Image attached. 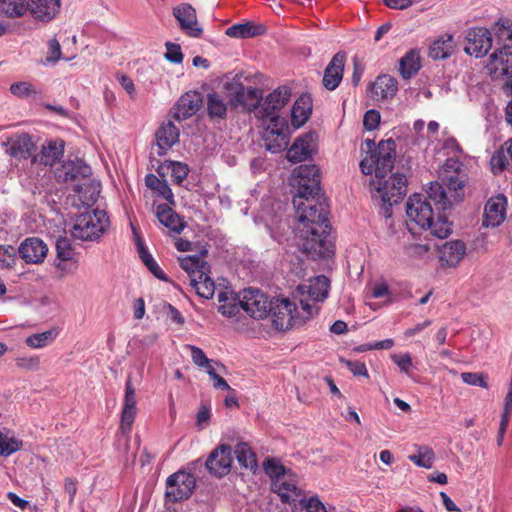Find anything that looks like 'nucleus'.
Here are the masks:
<instances>
[{"label":"nucleus","mask_w":512,"mask_h":512,"mask_svg":"<svg viewBox=\"0 0 512 512\" xmlns=\"http://www.w3.org/2000/svg\"><path fill=\"white\" fill-rule=\"evenodd\" d=\"M299 224L296 229L297 244L301 251L310 258L330 257L333 244L328 239V206L321 196L305 199L293 198Z\"/></svg>","instance_id":"f257e3e1"},{"label":"nucleus","mask_w":512,"mask_h":512,"mask_svg":"<svg viewBox=\"0 0 512 512\" xmlns=\"http://www.w3.org/2000/svg\"><path fill=\"white\" fill-rule=\"evenodd\" d=\"M406 215L410 230L420 228L429 230L430 233L438 238H446L451 233V224L440 213L435 220V211L431 202L422 194L411 195L406 203Z\"/></svg>","instance_id":"f03ea898"},{"label":"nucleus","mask_w":512,"mask_h":512,"mask_svg":"<svg viewBox=\"0 0 512 512\" xmlns=\"http://www.w3.org/2000/svg\"><path fill=\"white\" fill-rule=\"evenodd\" d=\"M319 312V306L307 300H300V307L289 298L278 297L270 300L268 314L277 330L285 331L301 326Z\"/></svg>","instance_id":"7ed1b4c3"},{"label":"nucleus","mask_w":512,"mask_h":512,"mask_svg":"<svg viewBox=\"0 0 512 512\" xmlns=\"http://www.w3.org/2000/svg\"><path fill=\"white\" fill-rule=\"evenodd\" d=\"M395 142L392 139L381 141L374 149L360 162V169L363 174H375L374 179L386 178L394 167Z\"/></svg>","instance_id":"20e7f679"},{"label":"nucleus","mask_w":512,"mask_h":512,"mask_svg":"<svg viewBox=\"0 0 512 512\" xmlns=\"http://www.w3.org/2000/svg\"><path fill=\"white\" fill-rule=\"evenodd\" d=\"M109 226V218L103 210L96 209L93 212H86L79 215L71 233L74 238L83 241H93L106 231Z\"/></svg>","instance_id":"39448f33"},{"label":"nucleus","mask_w":512,"mask_h":512,"mask_svg":"<svg viewBox=\"0 0 512 512\" xmlns=\"http://www.w3.org/2000/svg\"><path fill=\"white\" fill-rule=\"evenodd\" d=\"M294 183L296 188V195L293 198L305 199L309 202L320 195V170L314 164L300 165L293 171Z\"/></svg>","instance_id":"423d86ee"},{"label":"nucleus","mask_w":512,"mask_h":512,"mask_svg":"<svg viewBox=\"0 0 512 512\" xmlns=\"http://www.w3.org/2000/svg\"><path fill=\"white\" fill-rule=\"evenodd\" d=\"M371 187L377 192L384 205L391 207L397 204L406 194L407 180L403 174L395 173L388 179H373Z\"/></svg>","instance_id":"0eeeda50"},{"label":"nucleus","mask_w":512,"mask_h":512,"mask_svg":"<svg viewBox=\"0 0 512 512\" xmlns=\"http://www.w3.org/2000/svg\"><path fill=\"white\" fill-rule=\"evenodd\" d=\"M136 393L131 378L128 377L125 383L124 405L121 413L120 432L118 443H123L124 453L128 451L130 432L136 416Z\"/></svg>","instance_id":"6e6552de"},{"label":"nucleus","mask_w":512,"mask_h":512,"mask_svg":"<svg viewBox=\"0 0 512 512\" xmlns=\"http://www.w3.org/2000/svg\"><path fill=\"white\" fill-rule=\"evenodd\" d=\"M440 176L447 186L453 201H460L462 191L467 181V174L463 169L462 163L456 158H448L442 166Z\"/></svg>","instance_id":"1a4fd4ad"},{"label":"nucleus","mask_w":512,"mask_h":512,"mask_svg":"<svg viewBox=\"0 0 512 512\" xmlns=\"http://www.w3.org/2000/svg\"><path fill=\"white\" fill-rule=\"evenodd\" d=\"M291 97V89L288 86H279L269 93L261 101L260 108L257 110V118L270 119L271 122L278 121L276 113L281 110Z\"/></svg>","instance_id":"9d476101"},{"label":"nucleus","mask_w":512,"mask_h":512,"mask_svg":"<svg viewBox=\"0 0 512 512\" xmlns=\"http://www.w3.org/2000/svg\"><path fill=\"white\" fill-rule=\"evenodd\" d=\"M232 448L228 444L217 445L205 461V467L212 477L222 478L232 468Z\"/></svg>","instance_id":"9b49d317"},{"label":"nucleus","mask_w":512,"mask_h":512,"mask_svg":"<svg viewBox=\"0 0 512 512\" xmlns=\"http://www.w3.org/2000/svg\"><path fill=\"white\" fill-rule=\"evenodd\" d=\"M243 311L255 319H263L268 315L270 300L260 290L248 288L241 292Z\"/></svg>","instance_id":"f8f14e48"},{"label":"nucleus","mask_w":512,"mask_h":512,"mask_svg":"<svg viewBox=\"0 0 512 512\" xmlns=\"http://www.w3.org/2000/svg\"><path fill=\"white\" fill-rule=\"evenodd\" d=\"M510 44H504L490 55L486 68L494 78L512 77V51Z\"/></svg>","instance_id":"ddd939ff"},{"label":"nucleus","mask_w":512,"mask_h":512,"mask_svg":"<svg viewBox=\"0 0 512 512\" xmlns=\"http://www.w3.org/2000/svg\"><path fill=\"white\" fill-rule=\"evenodd\" d=\"M203 104L202 96L197 91L184 93L173 106L170 115L176 121L186 120L195 115Z\"/></svg>","instance_id":"4468645a"},{"label":"nucleus","mask_w":512,"mask_h":512,"mask_svg":"<svg viewBox=\"0 0 512 512\" xmlns=\"http://www.w3.org/2000/svg\"><path fill=\"white\" fill-rule=\"evenodd\" d=\"M466 40L465 52L469 55H474L476 58L486 55L492 46L490 31L482 27L471 28L467 32Z\"/></svg>","instance_id":"2eb2a0df"},{"label":"nucleus","mask_w":512,"mask_h":512,"mask_svg":"<svg viewBox=\"0 0 512 512\" xmlns=\"http://www.w3.org/2000/svg\"><path fill=\"white\" fill-rule=\"evenodd\" d=\"M173 16L179 23L181 30L188 36L198 38L203 29L198 24L196 10L189 3H181L173 8Z\"/></svg>","instance_id":"dca6fc26"},{"label":"nucleus","mask_w":512,"mask_h":512,"mask_svg":"<svg viewBox=\"0 0 512 512\" xmlns=\"http://www.w3.org/2000/svg\"><path fill=\"white\" fill-rule=\"evenodd\" d=\"M506 197L498 194L491 197L485 204L482 225L486 228L498 227L506 217Z\"/></svg>","instance_id":"f3484780"},{"label":"nucleus","mask_w":512,"mask_h":512,"mask_svg":"<svg viewBox=\"0 0 512 512\" xmlns=\"http://www.w3.org/2000/svg\"><path fill=\"white\" fill-rule=\"evenodd\" d=\"M90 174V166L81 159L65 161L55 170V177L59 182L85 179L89 177Z\"/></svg>","instance_id":"a211bd4d"},{"label":"nucleus","mask_w":512,"mask_h":512,"mask_svg":"<svg viewBox=\"0 0 512 512\" xmlns=\"http://www.w3.org/2000/svg\"><path fill=\"white\" fill-rule=\"evenodd\" d=\"M2 145L6 147L5 151L8 155L17 159L29 158L35 148L32 137L28 133L11 136Z\"/></svg>","instance_id":"6ab92c4d"},{"label":"nucleus","mask_w":512,"mask_h":512,"mask_svg":"<svg viewBox=\"0 0 512 512\" xmlns=\"http://www.w3.org/2000/svg\"><path fill=\"white\" fill-rule=\"evenodd\" d=\"M261 101L262 91L259 88L239 85L234 97L230 100V104L233 106L240 105L248 111H254L257 117V110L260 108Z\"/></svg>","instance_id":"aec40b11"},{"label":"nucleus","mask_w":512,"mask_h":512,"mask_svg":"<svg viewBox=\"0 0 512 512\" xmlns=\"http://www.w3.org/2000/svg\"><path fill=\"white\" fill-rule=\"evenodd\" d=\"M18 252L26 263H42L47 255L48 247L37 237L25 239L19 246Z\"/></svg>","instance_id":"412c9836"},{"label":"nucleus","mask_w":512,"mask_h":512,"mask_svg":"<svg viewBox=\"0 0 512 512\" xmlns=\"http://www.w3.org/2000/svg\"><path fill=\"white\" fill-rule=\"evenodd\" d=\"M346 55L343 52L336 53L327 65L323 75V85L326 89L335 90L342 78Z\"/></svg>","instance_id":"4be33fe9"},{"label":"nucleus","mask_w":512,"mask_h":512,"mask_svg":"<svg viewBox=\"0 0 512 512\" xmlns=\"http://www.w3.org/2000/svg\"><path fill=\"white\" fill-rule=\"evenodd\" d=\"M315 147L313 134L307 133L294 141L287 152V159L292 163L305 161L312 156Z\"/></svg>","instance_id":"5701e85b"},{"label":"nucleus","mask_w":512,"mask_h":512,"mask_svg":"<svg viewBox=\"0 0 512 512\" xmlns=\"http://www.w3.org/2000/svg\"><path fill=\"white\" fill-rule=\"evenodd\" d=\"M155 136L158 148L157 154L163 156L179 141L180 131L171 120H168L160 125Z\"/></svg>","instance_id":"b1692460"},{"label":"nucleus","mask_w":512,"mask_h":512,"mask_svg":"<svg viewBox=\"0 0 512 512\" xmlns=\"http://www.w3.org/2000/svg\"><path fill=\"white\" fill-rule=\"evenodd\" d=\"M60 9V0H29L27 10L38 20H52Z\"/></svg>","instance_id":"393cba45"},{"label":"nucleus","mask_w":512,"mask_h":512,"mask_svg":"<svg viewBox=\"0 0 512 512\" xmlns=\"http://www.w3.org/2000/svg\"><path fill=\"white\" fill-rule=\"evenodd\" d=\"M466 253V245L461 240L446 242L440 250V260L448 267H456Z\"/></svg>","instance_id":"a878e982"},{"label":"nucleus","mask_w":512,"mask_h":512,"mask_svg":"<svg viewBox=\"0 0 512 512\" xmlns=\"http://www.w3.org/2000/svg\"><path fill=\"white\" fill-rule=\"evenodd\" d=\"M313 102L309 94H302L294 103L291 110V122L296 128L303 126L310 118Z\"/></svg>","instance_id":"bb28decb"},{"label":"nucleus","mask_w":512,"mask_h":512,"mask_svg":"<svg viewBox=\"0 0 512 512\" xmlns=\"http://www.w3.org/2000/svg\"><path fill=\"white\" fill-rule=\"evenodd\" d=\"M217 298L219 302L218 310L225 317H237L240 311L243 310L241 293L235 294L228 291L219 292Z\"/></svg>","instance_id":"cd10ccee"},{"label":"nucleus","mask_w":512,"mask_h":512,"mask_svg":"<svg viewBox=\"0 0 512 512\" xmlns=\"http://www.w3.org/2000/svg\"><path fill=\"white\" fill-rule=\"evenodd\" d=\"M63 153V140L49 141L46 145H43L40 152L34 156L33 162H38L45 166H52L63 156Z\"/></svg>","instance_id":"c85d7f7f"},{"label":"nucleus","mask_w":512,"mask_h":512,"mask_svg":"<svg viewBox=\"0 0 512 512\" xmlns=\"http://www.w3.org/2000/svg\"><path fill=\"white\" fill-rule=\"evenodd\" d=\"M330 281L324 275L314 277L309 284L298 287L301 293L307 292L309 298L313 301H323L328 297Z\"/></svg>","instance_id":"c756f323"},{"label":"nucleus","mask_w":512,"mask_h":512,"mask_svg":"<svg viewBox=\"0 0 512 512\" xmlns=\"http://www.w3.org/2000/svg\"><path fill=\"white\" fill-rule=\"evenodd\" d=\"M241 468L253 474L258 470V461L255 452L247 442H238L232 449Z\"/></svg>","instance_id":"7c9ffc66"},{"label":"nucleus","mask_w":512,"mask_h":512,"mask_svg":"<svg viewBox=\"0 0 512 512\" xmlns=\"http://www.w3.org/2000/svg\"><path fill=\"white\" fill-rule=\"evenodd\" d=\"M271 490L275 492L282 502L287 504L303 503L301 490L294 482H271Z\"/></svg>","instance_id":"2f4dec72"},{"label":"nucleus","mask_w":512,"mask_h":512,"mask_svg":"<svg viewBox=\"0 0 512 512\" xmlns=\"http://www.w3.org/2000/svg\"><path fill=\"white\" fill-rule=\"evenodd\" d=\"M455 46L456 44L453 35H441L431 44L429 56L434 60L446 59L452 55Z\"/></svg>","instance_id":"473e14b6"},{"label":"nucleus","mask_w":512,"mask_h":512,"mask_svg":"<svg viewBox=\"0 0 512 512\" xmlns=\"http://www.w3.org/2000/svg\"><path fill=\"white\" fill-rule=\"evenodd\" d=\"M492 171L497 174L504 170H512V139L506 141L491 157Z\"/></svg>","instance_id":"72a5a7b5"},{"label":"nucleus","mask_w":512,"mask_h":512,"mask_svg":"<svg viewBox=\"0 0 512 512\" xmlns=\"http://www.w3.org/2000/svg\"><path fill=\"white\" fill-rule=\"evenodd\" d=\"M156 217L162 225L173 232L180 233L184 229V223L179 215L167 204L156 207Z\"/></svg>","instance_id":"f704fd0d"},{"label":"nucleus","mask_w":512,"mask_h":512,"mask_svg":"<svg viewBox=\"0 0 512 512\" xmlns=\"http://www.w3.org/2000/svg\"><path fill=\"white\" fill-rule=\"evenodd\" d=\"M206 253L207 251L204 250L201 255H189L179 259L181 268L188 273L190 280L194 275L197 277L202 274V271L210 272V265L204 260Z\"/></svg>","instance_id":"c9c22d12"},{"label":"nucleus","mask_w":512,"mask_h":512,"mask_svg":"<svg viewBox=\"0 0 512 512\" xmlns=\"http://www.w3.org/2000/svg\"><path fill=\"white\" fill-rule=\"evenodd\" d=\"M265 474L271 480H278L280 478L291 479L295 477L291 468L285 466L279 458L267 457L262 463Z\"/></svg>","instance_id":"e433bc0d"},{"label":"nucleus","mask_w":512,"mask_h":512,"mask_svg":"<svg viewBox=\"0 0 512 512\" xmlns=\"http://www.w3.org/2000/svg\"><path fill=\"white\" fill-rule=\"evenodd\" d=\"M195 482H166L165 497L168 502L182 501L191 495Z\"/></svg>","instance_id":"4c0bfd02"},{"label":"nucleus","mask_w":512,"mask_h":512,"mask_svg":"<svg viewBox=\"0 0 512 512\" xmlns=\"http://www.w3.org/2000/svg\"><path fill=\"white\" fill-rule=\"evenodd\" d=\"M208 116L213 119H224L228 110V103L226 97L213 92L207 95L206 99Z\"/></svg>","instance_id":"58836bf2"},{"label":"nucleus","mask_w":512,"mask_h":512,"mask_svg":"<svg viewBox=\"0 0 512 512\" xmlns=\"http://www.w3.org/2000/svg\"><path fill=\"white\" fill-rule=\"evenodd\" d=\"M398 90L397 80L390 75L378 76L372 84V92L374 95L382 99L392 98Z\"/></svg>","instance_id":"ea45409f"},{"label":"nucleus","mask_w":512,"mask_h":512,"mask_svg":"<svg viewBox=\"0 0 512 512\" xmlns=\"http://www.w3.org/2000/svg\"><path fill=\"white\" fill-rule=\"evenodd\" d=\"M429 201H433L436 210H446L452 205L453 197L448 196L443 186L438 182H431L427 189V197Z\"/></svg>","instance_id":"a19ab883"},{"label":"nucleus","mask_w":512,"mask_h":512,"mask_svg":"<svg viewBox=\"0 0 512 512\" xmlns=\"http://www.w3.org/2000/svg\"><path fill=\"white\" fill-rule=\"evenodd\" d=\"M209 273L202 271V274H199L197 277L194 275L192 280H190V285L196 290V293L205 299L212 298L215 292V284L210 278Z\"/></svg>","instance_id":"79ce46f5"},{"label":"nucleus","mask_w":512,"mask_h":512,"mask_svg":"<svg viewBox=\"0 0 512 512\" xmlns=\"http://www.w3.org/2000/svg\"><path fill=\"white\" fill-rule=\"evenodd\" d=\"M420 66L419 53L410 50L400 59L399 72L403 78L408 79L418 72Z\"/></svg>","instance_id":"37998d69"},{"label":"nucleus","mask_w":512,"mask_h":512,"mask_svg":"<svg viewBox=\"0 0 512 512\" xmlns=\"http://www.w3.org/2000/svg\"><path fill=\"white\" fill-rule=\"evenodd\" d=\"M22 447V441L8 429L0 430V456L8 457Z\"/></svg>","instance_id":"c03bdc74"},{"label":"nucleus","mask_w":512,"mask_h":512,"mask_svg":"<svg viewBox=\"0 0 512 512\" xmlns=\"http://www.w3.org/2000/svg\"><path fill=\"white\" fill-rule=\"evenodd\" d=\"M58 334L59 332L56 328H51L47 331L28 336L25 343L30 348L40 349L52 343Z\"/></svg>","instance_id":"a18cd8bd"},{"label":"nucleus","mask_w":512,"mask_h":512,"mask_svg":"<svg viewBox=\"0 0 512 512\" xmlns=\"http://www.w3.org/2000/svg\"><path fill=\"white\" fill-rule=\"evenodd\" d=\"M27 11L25 0H0V14L9 18H18Z\"/></svg>","instance_id":"49530a36"},{"label":"nucleus","mask_w":512,"mask_h":512,"mask_svg":"<svg viewBox=\"0 0 512 512\" xmlns=\"http://www.w3.org/2000/svg\"><path fill=\"white\" fill-rule=\"evenodd\" d=\"M262 27L247 22L235 24L227 28L226 35L232 38H248L261 34Z\"/></svg>","instance_id":"de8ad7c7"},{"label":"nucleus","mask_w":512,"mask_h":512,"mask_svg":"<svg viewBox=\"0 0 512 512\" xmlns=\"http://www.w3.org/2000/svg\"><path fill=\"white\" fill-rule=\"evenodd\" d=\"M266 148L272 153L281 151L287 145V137L283 131L267 128L265 134Z\"/></svg>","instance_id":"09e8293b"},{"label":"nucleus","mask_w":512,"mask_h":512,"mask_svg":"<svg viewBox=\"0 0 512 512\" xmlns=\"http://www.w3.org/2000/svg\"><path fill=\"white\" fill-rule=\"evenodd\" d=\"M145 184L151 190L157 192L167 201L173 202V193L165 180L159 179L154 174H148L145 177Z\"/></svg>","instance_id":"8fccbe9b"},{"label":"nucleus","mask_w":512,"mask_h":512,"mask_svg":"<svg viewBox=\"0 0 512 512\" xmlns=\"http://www.w3.org/2000/svg\"><path fill=\"white\" fill-rule=\"evenodd\" d=\"M409 460L419 467L431 468L434 461V452L428 446L418 447L417 454L409 455Z\"/></svg>","instance_id":"3c124183"},{"label":"nucleus","mask_w":512,"mask_h":512,"mask_svg":"<svg viewBox=\"0 0 512 512\" xmlns=\"http://www.w3.org/2000/svg\"><path fill=\"white\" fill-rule=\"evenodd\" d=\"M57 260L71 261L74 257V251L71 242L67 237H58L55 243Z\"/></svg>","instance_id":"603ef678"},{"label":"nucleus","mask_w":512,"mask_h":512,"mask_svg":"<svg viewBox=\"0 0 512 512\" xmlns=\"http://www.w3.org/2000/svg\"><path fill=\"white\" fill-rule=\"evenodd\" d=\"M10 92L19 98H30L37 95L35 86L26 81L15 82L10 86Z\"/></svg>","instance_id":"864d4df0"},{"label":"nucleus","mask_w":512,"mask_h":512,"mask_svg":"<svg viewBox=\"0 0 512 512\" xmlns=\"http://www.w3.org/2000/svg\"><path fill=\"white\" fill-rule=\"evenodd\" d=\"M495 39L499 44H510L512 48V25L503 23H495L493 27Z\"/></svg>","instance_id":"5fc2aeb1"},{"label":"nucleus","mask_w":512,"mask_h":512,"mask_svg":"<svg viewBox=\"0 0 512 512\" xmlns=\"http://www.w3.org/2000/svg\"><path fill=\"white\" fill-rule=\"evenodd\" d=\"M17 250L10 245H0V269L12 267L17 260Z\"/></svg>","instance_id":"6e6d98bb"},{"label":"nucleus","mask_w":512,"mask_h":512,"mask_svg":"<svg viewBox=\"0 0 512 512\" xmlns=\"http://www.w3.org/2000/svg\"><path fill=\"white\" fill-rule=\"evenodd\" d=\"M461 379L465 384L488 388V376L484 373L463 372Z\"/></svg>","instance_id":"4d7b16f0"},{"label":"nucleus","mask_w":512,"mask_h":512,"mask_svg":"<svg viewBox=\"0 0 512 512\" xmlns=\"http://www.w3.org/2000/svg\"><path fill=\"white\" fill-rule=\"evenodd\" d=\"M16 366L24 371H37L40 368L39 356H21L15 359Z\"/></svg>","instance_id":"13d9d810"},{"label":"nucleus","mask_w":512,"mask_h":512,"mask_svg":"<svg viewBox=\"0 0 512 512\" xmlns=\"http://www.w3.org/2000/svg\"><path fill=\"white\" fill-rule=\"evenodd\" d=\"M165 59L174 64H180L183 61L181 46L172 42H166Z\"/></svg>","instance_id":"bf43d9fd"},{"label":"nucleus","mask_w":512,"mask_h":512,"mask_svg":"<svg viewBox=\"0 0 512 512\" xmlns=\"http://www.w3.org/2000/svg\"><path fill=\"white\" fill-rule=\"evenodd\" d=\"M170 169L171 177L177 184L182 183L189 173L188 166L181 162H170Z\"/></svg>","instance_id":"052dcab7"},{"label":"nucleus","mask_w":512,"mask_h":512,"mask_svg":"<svg viewBox=\"0 0 512 512\" xmlns=\"http://www.w3.org/2000/svg\"><path fill=\"white\" fill-rule=\"evenodd\" d=\"M340 361L349 369L354 376L368 377V371L364 362L352 361L341 358Z\"/></svg>","instance_id":"680f3d73"},{"label":"nucleus","mask_w":512,"mask_h":512,"mask_svg":"<svg viewBox=\"0 0 512 512\" xmlns=\"http://www.w3.org/2000/svg\"><path fill=\"white\" fill-rule=\"evenodd\" d=\"M380 113L374 109L368 110L363 118V125L367 130H374L380 123Z\"/></svg>","instance_id":"e2e57ef3"},{"label":"nucleus","mask_w":512,"mask_h":512,"mask_svg":"<svg viewBox=\"0 0 512 512\" xmlns=\"http://www.w3.org/2000/svg\"><path fill=\"white\" fill-rule=\"evenodd\" d=\"M392 360L402 372L408 375L410 374V370L412 367V358L408 353L401 355H393Z\"/></svg>","instance_id":"0e129e2a"},{"label":"nucleus","mask_w":512,"mask_h":512,"mask_svg":"<svg viewBox=\"0 0 512 512\" xmlns=\"http://www.w3.org/2000/svg\"><path fill=\"white\" fill-rule=\"evenodd\" d=\"M187 348L191 352V358L195 365L201 367L208 364V358L201 348L194 345H187Z\"/></svg>","instance_id":"69168bd1"},{"label":"nucleus","mask_w":512,"mask_h":512,"mask_svg":"<svg viewBox=\"0 0 512 512\" xmlns=\"http://www.w3.org/2000/svg\"><path fill=\"white\" fill-rule=\"evenodd\" d=\"M61 57V47L56 39H51L48 43V54L46 62H57Z\"/></svg>","instance_id":"338daca9"},{"label":"nucleus","mask_w":512,"mask_h":512,"mask_svg":"<svg viewBox=\"0 0 512 512\" xmlns=\"http://www.w3.org/2000/svg\"><path fill=\"white\" fill-rule=\"evenodd\" d=\"M304 508L306 512H328L326 506L316 496L309 498Z\"/></svg>","instance_id":"774afa93"}]
</instances>
